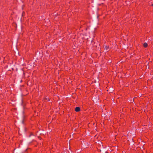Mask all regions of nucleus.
Returning <instances> with one entry per match:
<instances>
[{"label": "nucleus", "instance_id": "obj_1", "mask_svg": "<svg viewBox=\"0 0 153 153\" xmlns=\"http://www.w3.org/2000/svg\"><path fill=\"white\" fill-rule=\"evenodd\" d=\"M80 108L79 107H76L75 108V111L76 112H78L80 111Z\"/></svg>", "mask_w": 153, "mask_h": 153}, {"label": "nucleus", "instance_id": "obj_2", "mask_svg": "<svg viewBox=\"0 0 153 153\" xmlns=\"http://www.w3.org/2000/svg\"><path fill=\"white\" fill-rule=\"evenodd\" d=\"M147 44L146 43H145L143 44V46L145 47H146L147 46Z\"/></svg>", "mask_w": 153, "mask_h": 153}, {"label": "nucleus", "instance_id": "obj_3", "mask_svg": "<svg viewBox=\"0 0 153 153\" xmlns=\"http://www.w3.org/2000/svg\"><path fill=\"white\" fill-rule=\"evenodd\" d=\"M108 48H109L108 47V46H105V48L106 51H107L108 50Z\"/></svg>", "mask_w": 153, "mask_h": 153}, {"label": "nucleus", "instance_id": "obj_4", "mask_svg": "<svg viewBox=\"0 0 153 153\" xmlns=\"http://www.w3.org/2000/svg\"><path fill=\"white\" fill-rule=\"evenodd\" d=\"M33 135V134H31L30 135V137L31 136V135Z\"/></svg>", "mask_w": 153, "mask_h": 153}, {"label": "nucleus", "instance_id": "obj_5", "mask_svg": "<svg viewBox=\"0 0 153 153\" xmlns=\"http://www.w3.org/2000/svg\"><path fill=\"white\" fill-rule=\"evenodd\" d=\"M24 13V12L23 13H22V16H23V14Z\"/></svg>", "mask_w": 153, "mask_h": 153}, {"label": "nucleus", "instance_id": "obj_6", "mask_svg": "<svg viewBox=\"0 0 153 153\" xmlns=\"http://www.w3.org/2000/svg\"><path fill=\"white\" fill-rule=\"evenodd\" d=\"M22 123H23V121H22Z\"/></svg>", "mask_w": 153, "mask_h": 153}, {"label": "nucleus", "instance_id": "obj_7", "mask_svg": "<svg viewBox=\"0 0 153 153\" xmlns=\"http://www.w3.org/2000/svg\"><path fill=\"white\" fill-rule=\"evenodd\" d=\"M152 6H153V4H152Z\"/></svg>", "mask_w": 153, "mask_h": 153}]
</instances>
